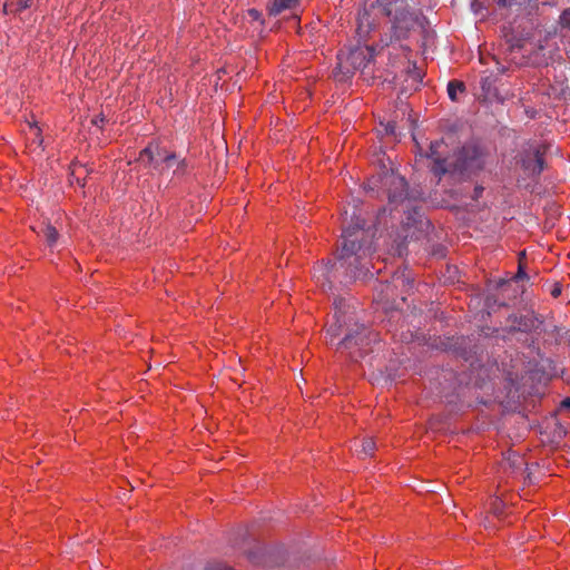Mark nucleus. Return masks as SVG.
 <instances>
[{"label": "nucleus", "instance_id": "nucleus-32", "mask_svg": "<svg viewBox=\"0 0 570 570\" xmlns=\"http://www.w3.org/2000/svg\"><path fill=\"white\" fill-rule=\"evenodd\" d=\"M482 193H483V187H482V186H476V187L474 188V193H473V196H472V197H473L474 199H478V198L482 195Z\"/></svg>", "mask_w": 570, "mask_h": 570}, {"label": "nucleus", "instance_id": "nucleus-15", "mask_svg": "<svg viewBox=\"0 0 570 570\" xmlns=\"http://www.w3.org/2000/svg\"><path fill=\"white\" fill-rule=\"evenodd\" d=\"M41 234L43 235L48 246L52 247L57 244L59 234L52 225H50V224L43 225L41 227Z\"/></svg>", "mask_w": 570, "mask_h": 570}, {"label": "nucleus", "instance_id": "nucleus-2", "mask_svg": "<svg viewBox=\"0 0 570 570\" xmlns=\"http://www.w3.org/2000/svg\"><path fill=\"white\" fill-rule=\"evenodd\" d=\"M383 188L389 198V204L394 205V208L391 212L396 210L397 206H402V210L409 212L406 225L415 224L417 222V217H420V212L416 206H412L411 202L407 199V184L399 174H395L393 170L384 169L377 177H372L368 181V188L374 190L375 188Z\"/></svg>", "mask_w": 570, "mask_h": 570}, {"label": "nucleus", "instance_id": "nucleus-13", "mask_svg": "<svg viewBox=\"0 0 570 570\" xmlns=\"http://www.w3.org/2000/svg\"><path fill=\"white\" fill-rule=\"evenodd\" d=\"M497 4L500 8L517 7L518 11L527 13H530L535 7V3L532 0H497Z\"/></svg>", "mask_w": 570, "mask_h": 570}, {"label": "nucleus", "instance_id": "nucleus-21", "mask_svg": "<svg viewBox=\"0 0 570 570\" xmlns=\"http://www.w3.org/2000/svg\"><path fill=\"white\" fill-rule=\"evenodd\" d=\"M375 450V442L372 438H366L362 441L361 453L364 456H372Z\"/></svg>", "mask_w": 570, "mask_h": 570}, {"label": "nucleus", "instance_id": "nucleus-40", "mask_svg": "<svg viewBox=\"0 0 570 570\" xmlns=\"http://www.w3.org/2000/svg\"><path fill=\"white\" fill-rule=\"evenodd\" d=\"M365 17H366V12L363 13V17H361V20H364Z\"/></svg>", "mask_w": 570, "mask_h": 570}, {"label": "nucleus", "instance_id": "nucleus-22", "mask_svg": "<svg viewBox=\"0 0 570 570\" xmlns=\"http://www.w3.org/2000/svg\"><path fill=\"white\" fill-rule=\"evenodd\" d=\"M559 24L562 29L570 30V8H567L562 11L559 17Z\"/></svg>", "mask_w": 570, "mask_h": 570}, {"label": "nucleus", "instance_id": "nucleus-34", "mask_svg": "<svg viewBox=\"0 0 570 570\" xmlns=\"http://www.w3.org/2000/svg\"><path fill=\"white\" fill-rule=\"evenodd\" d=\"M560 407L570 410V397H566L564 400H562L560 403Z\"/></svg>", "mask_w": 570, "mask_h": 570}, {"label": "nucleus", "instance_id": "nucleus-4", "mask_svg": "<svg viewBox=\"0 0 570 570\" xmlns=\"http://www.w3.org/2000/svg\"><path fill=\"white\" fill-rule=\"evenodd\" d=\"M547 149V145L541 142H529L522 148L518 156V164L525 176L537 177L543 171Z\"/></svg>", "mask_w": 570, "mask_h": 570}, {"label": "nucleus", "instance_id": "nucleus-3", "mask_svg": "<svg viewBox=\"0 0 570 570\" xmlns=\"http://www.w3.org/2000/svg\"><path fill=\"white\" fill-rule=\"evenodd\" d=\"M374 236L375 230L371 227L365 228V220L355 217V222L343 230L340 259L352 256L362 258L371 255L374 250Z\"/></svg>", "mask_w": 570, "mask_h": 570}, {"label": "nucleus", "instance_id": "nucleus-5", "mask_svg": "<svg viewBox=\"0 0 570 570\" xmlns=\"http://www.w3.org/2000/svg\"><path fill=\"white\" fill-rule=\"evenodd\" d=\"M373 56V50L368 47L351 50L345 58L338 55V63L333 72L334 78L342 81L350 77L354 70L366 68Z\"/></svg>", "mask_w": 570, "mask_h": 570}, {"label": "nucleus", "instance_id": "nucleus-9", "mask_svg": "<svg viewBox=\"0 0 570 570\" xmlns=\"http://www.w3.org/2000/svg\"><path fill=\"white\" fill-rule=\"evenodd\" d=\"M543 322L534 313L528 314H510L505 320L502 331L507 334L525 333L529 334L540 327Z\"/></svg>", "mask_w": 570, "mask_h": 570}, {"label": "nucleus", "instance_id": "nucleus-23", "mask_svg": "<svg viewBox=\"0 0 570 570\" xmlns=\"http://www.w3.org/2000/svg\"><path fill=\"white\" fill-rule=\"evenodd\" d=\"M498 305L499 307L508 306V304L504 301H499L494 296H488L485 299V306L488 308H493V306Z\"/></svg>", "mask_w": 570, "mask_h": 570}, {"label": "nucleus", "instance_id": "nucleus-20", "mask_svg": "<svg viewBox=\"0 0 570 570\" xmlns=\"http://www.w3.org/2000/svg\"><path fill=\"white\" fill-rule=\"evenodd\" d=\"M187 161L186 159H179L177 156H176V161H174V166L171 168H174V176L176 177H181L184 176L186 173H187Z\"/></svg>", "mask_w": 570, "mask_h": 570}, {"label": "nucleus", "instance_id": "nucleus-17", "mask_svg": "<svg viewBox=\"0 0 570 570\" xmlns=\"http://www.w3.org/2000/svg\"><path fill=\"white\" fill-rule=\"evenodd\" d=\"M392 283L394 287H411L412 279L405 272H396L392 276Z\"/></svg>", "mask_w": 570, "mask_h": 570}, {"label": "nucleus", "instance_id": "nucleus-36", "mask_svg": "<svg viewBox=\"0 0 570 570\" xmlns=\"http://www.w3.org/2000/svg\"><path fill=\"white\" fill-rule=\"evenodd\" d=\"M475 6H481V4H480V2H478V1H473V2H472V8H475Z\"/></svg>", "mask_w": 570, "mask_h": 570}, {"label": "nucleus", "instance_id": "nucleus-30", "mask_svg": "<svg viewBox=\"0 0 570 570\" xmlns=\"http://www.w3.org/2000/svg\"><path fill=\"white\" fill-rule=\"evenodd\" d=\"M30 131H31V134H33L35 140L37 139L38 144L41 145L42 144V139L39 137V135H40L39 127H37L36 125H30Z\"/></svg>", "mask_w": 570, "mask_h": 570}, {"label": "nucleus", "instance_id": "nucleus-41", "mask_svg": "<svg viewBox=\"0 0 570 570\" xmlns=\"http://www.w3.org/2000/svg\"><path fill=\"white\" fill-rule=\"evenodd\" d=\"M365 17H366V12L363 13V17H361V20H364Z\"/></svg>", "mask_w": 570, "mask_h": 570}, {"label": "nucleus", "instance_id": "nucleus-27", "mask_svg": "<svg viewBox=\"0 0 570 570\" xmlns=\"http://www.w3.org/2000/svg\"><path fill=\"white\" fill-rule=\"evenodd\" d=\"M548 335H551L556 338V342L559 341L560 332L562 331L561 327L553 325L551 330H544Z\"/></svg>", "mask_w": 570, "mask_h": 570}, {"label": "nucleus", "instance_id": "nucleus-11", "mask_svg": "<svg viewBox=\"0 0 570 570\" xmlns=\"http://www.w3.org/2000/svg\"><path fill=\"white\" fill-rule=\"evenodd\" d=\"M374 340H375V334H373L371 331H368L365 326H360V327H357V330L354 333L347 334L344 337L342 343L347 348H352L354 346L364 348Z\"/></svg>", "mask_w": 570, "mask_h": 570}, {"label": "nucleus", "instance_id": "nucleus-28", "mask_svg": "<svg viewBox=\"0 0 570 570\" xmlns=\"http://www.w3.org/2000/svg\"><path fill=\"white\" fill-rule=\"evenodd\" d=\"M247 13H248V17H249L253 21H259V22H262V23H263V20H262V13H261L258 10H256V9H249V10L247 11Z\"/></svg>", "mask_w": 570, "mask_h": 570}, {"label": "nucleus", "instance_id": "nucleus-12", "mask_svg": "<svg viewBox=\"0 0 570 570\" xmlns=\"http://www.w3.org/2000/svg\"><path fill=\"white\" fill-rule=\"evenodd\" d=\"M498 80L493 70H484L482 72L480 86L484 99L492 100L499 98V90L497 88Z\"/></svg>", "mask_w": 570, "mask_h": 570}, {"label": "nucleus", "instance_id": "nucleus-16", "mask_svg": "<svg viewBox=\"0 0 570 570\" xmlns=\"http://www.w3.org/2000/svg\"><path fill=\"white\" fill-rule=\"evenodd\" d=\"M465 91V85L464 82L460 81V80H451L449 81L448 83V95H449V98L452 100V101H456L458 100V94H462Z\"/></svg>", "mask_w": 570, "mask_h": 570}, {"label": "nucleus", "instance_id": "nucleus-10", "mask_svg": "<svg viewBox=\"0 0 570 570\" xmlns=\"http://www.w3.org/2000/svg\"><path fill=\"white\" fill-rule=\"evenodd\" d=\"M445 147L446 146L444 145V142L442 140L433 141L430 145L429 151L424 155L428 159L432 160L431 171L436 176H441V175L445 174L446 171H449V169H450L448 166V159L444 156Z\"/></svg>", "mask_w": 570, "mask_h": 570}, {"label": "nucleus", "instance_id": "nucleus-1", "mask_svg": "<svg viewBox=\"0 0 570 570\" xmlns=\"http://www.w3.org/2000/svg\"><path fill=\"white\" fill-rule=\"evenodd\" d=\"M557 30L537 28L524 38L512 37L508 40L509 50H521L532 66H548L559 53L556 41Z\"/></svg>", "mask_w": 570, "mask_h": 570}, {"label": "nucleus", "instance_id": "nucleus-7", "mask_svg": "<svg viewBox=\"0 0 570 570\" xmlns=\"http://www.w3.org/2000/svg\"><path fill=\"white\" fill-rule=\"evenodd\" d=\"M139 160L163 173L166 168L169 169L174 166V161H176V154L169 153L166 149L160 148L158 145L154 146L150 144L140 151Z\"/></svg>", "mask_w": 570, "mask_h": 570}, {"label": "nucleus", "instance_id": "nucleus-29", "mask_svg": "<svg viewBox=\"0 0 570 570\" xmlns=\"http://www.w3.org/2000/svg\"><path fill=\"white\" fill-rule=\"evenodd\" d=\"M30 0H19L17 2V7L14 8V12H21L23 11L24 9L29 8L30 7V3H29Z\"/></svg>", "mask_w": 570, "mask_h": 570}, {"label": "nucleus", "instance_id": "nucleus-25", "mask_svg": "<svg viewBox=\"0 0 570 570\" xmlns=\"http://www.w3.org/2000/svg\"><path fill=\"white\" fill-rule=\"evenodd\" d=\"M345 307V303L343 299H336L334 302V308H335V317L337 318V321H340V316L338 314L340 313H343V308Z\"/></svg>", "mask_w": 570, "mask_h": 570}, {"label": "nucleus", "instance_id": "nucleus-14", "mask_svg": "<svg viewBox=\"0 0 570 570\" xmlns=\"http://www.w3.org/2000/svg\"><path fill=\"white\" fill-rule=\"evenodd\" d=\"M298 0H271L267 4V10L271 16H278L284 10L293 9Z\"/></svg>", "mask_w": 570, "mask_h": 570}, {"label": "nucleus", "instance_id": "nucleus-8", "mask_svg": "<svg viewBox=\"0 0 570 570\" xmlns=\"http://www.w3.org/2000/svg\"><path fill=\"white\" fill-rule=\"evenodd\" d=\"M455 169L460 171L474 173L484 166V154L476 145H464L458 155Z\"/></svg>", "mask_w": 570, "mask_h": 570}, {"label": "nucleus", "instance_id": "nucleus-31", "mask_svg": "<svg viewBox=\"0 0 570 570\" xmlns=\"http://www.w3.org/2000/svg\"><path fill=\"white\" fill-rule=\"evenodd\" d=\"M396 125L394 122H387L384 127V132L386 135H395Z\"/></svg>", "mask_w": 570, "mask_h": 570}, {"label": "nucleus", "instance_id": "nucleus-38", "mask_svg": "<svg viewBox=\"0 0 570 570\" xmlns=\"http://www.w3.org/2000/svg\"><path fill=\"white\" fill-rule=\"evenodd\" d=\"M100 121H104V118H100V119L94 120V124H95V125H98V122H100Z\"/></svg>", "mask_w": 570, "mask_h": 570}, {"label": "nucleus", "instance_id": "nucleus-19", "mask_svg": "<svg viewBox=\"0 0 570 570\" xmlns=\"http://www.w3.org/2000/svg\"><path fill=\"white\" fill-rule=\"evenodd\" d=\"M409 80H411V86H410L411 90H416L419 88L420 83L422 82V77H421L420 72L416 70L415 65L413 66V69H410L407 71L406 81H409Z\"/></svg>", "mask_w": 570, "mask_h": 570}, {"label": "nucleus", "instance_id": "nucleus-35", "mask_svg": "<svg viewBox=\"0 0 570 570\" xmlns=\"http://www.w3.org/2000/svg\"><path fill=\"white\" fill-rule=\"evenodd\" d=\"M3 12H4V13H11V12H14V9H12V4H8V3H6V4L3 6Z\"/></svg>", "mask_w": 570, "mask_h": 570}, {"label": "nucleus", "instance_id": "nucleus-18", "mask_svg": "<svg viewBox=\"0 0 570 570\" xmlns=\"http://www.w3.org/2000/svg\"><path fill=\"white\" fill-rule=\"evenodd\" d=\"M527 274L523 269V266L520 264L519 265V268H518V272L517 274L513 276V278L509 279V281H505V279H501L499 283H498V287L499 288H502L504 291H507L508 288H510L514 282L519 281V279H524L527 278Z\"/></svg>", "mask_w": 570, "mask_h": 570}, {"label": "nucleus", "instance_id": "nucleus-26", "mask_svg": "<svg viewBox=\"0 0 570 570\" xmlns=\"http://www.w3.org/2000/svg\"><path fill=\"white\" fill-rule=\"evenodd\" d=\"M562 293V286L560 283H553L551 288H550V294L553 296V297H559Z\"/></svg>", "mask_w": 570, "mask_h": 570}, {"label": "nucleus", "instance_id": "nucleus-33", "mask_svg": "<svg viewBox=\"0 0 570 570\" xmlns=\"http://www.w3.org/2000/svg\"><path fill=\"white\" fill-rule=\"evenodd\" d=\"M493 512L495 514H500L501 513V502L499 500H495L494 503H493Z\"/></svg>", "mask_w": 570, "mask_h": 570}, {"label": "nucleus", "instance_id": "nucleus-6", "mask_svg": "<svg viewBox=\"0 0 570 570\" xmlns=\"http://www.w3.org/2000/svg\"><path fill=\"white\" fill-rule=\"evenodd\" d=\"M385 14L391 18L396 38H405L414 26L413 14L407 10L405 0H392L383 8Z\"/></svg>", "mask_w": 570, "mask_h": 570}, {"label": "nucleus", "instance_id": "nucleus-39", "mask_svg": "<svg viewBox=\"0 0 570 570\" xmlns=\"http://www.w3.org/2000/svg\"><path fill=\"white\" fill-rule=\"evenodd\" d=\"M100 121H104V118H100V119L94 120V124H95V125H98V122H100Z\"/></svg>", "mask_w": 570, "mask_h": 570}, {"label": "nucleus", "instance_id": "nucleus-24", "mask_svg": "<svg viewBox=\"0 0 570 570\" xmlns=\"http://www.w3.org/2000/svg\"><path fill=\"white\" fill-rule=\"evenodd\" d=\"M492 60L495 63L492 70L494 71L495 77L499 79V76L503 75L507 71V67L499 62L494 57H492Z\"/></svg>", "mask_w": 570, "mask_h": 570}, {"label": "nucleus", "instance_id": "nucleus-37", "mask_svg": "<svg viewBox=\"0 0 570 570\" xmlns=\"http://www.w3.org/2000/svg\"><path fill=\"white\" fill-rule=\"evenodd\" d=\"M100 121H104V118H100V119L94 120V124H95V125H98V122H100Z\"/></svg>", "mask_w": 570, "mask_h": 570}]
</instances>
